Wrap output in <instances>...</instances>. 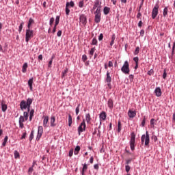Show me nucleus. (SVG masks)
<instances>
[{
	"label": "nucleus",
	"instance_id": "obj_12",
	"mask_svg": "<svg viewBox=\"0 0 175 175\" xmlns=\"http://www.w3.org/2000/svg\"><path fill=\"white\" fill-rule=\"evenodd\" d=\"M154 94H155L156 96H157L158 98H159V96H161L162 90H161V88H159V87L156 88L154 90Z\"/></svg>",
	"mask_w": 175,
	"mask_h": 175
},
{
	"label": "nucleus",
	"instance_id": "obj_61",
	"mask_svg": "<svg viewBox=\"0 0 175 175\" xmlns=\"http://www.w3.org/2000/svg\"><path fill=\"white\" fill-rule=\"evenodd\" d=\"M27 137V132L23 133L21 139H25Z\"/></svg>",
	"mask_w": 175,
	"mask_h": 175
},
{
	"label": "nucleus",
	"instance_id": "obj_49",
	"mask_svg": "<svg viewBox=\"0 0 175 175\" xmlns=\"http://www.w3.org/2000/svg\"><path fill=\"white\" fill-rule=\"evenodd\" d=\"M87 55H82V61L83 62H85V61H87Z\"/></svg>",
	"mask_w": 175,
	"mask_h": 175
},
{
	"label": "nucleus",
	"instance_id": "obj_3",
	"mask_svg": "<svg viewBox=\"0 0 175 175\" xmlns=\"http://www.w3.org/2000/svg\"><path fill=\"white\" fill-rule=\"evenodd\" d=\"M33 38V30L31 29V28H28L26 29V34H25V42L28 43L31 39Z\"/></svg>",
	"mask_w": 175,
	"mask_h": 175
},
{
	"label": "nucleus",
	"instance_id": "obj_60",
	"mask_svg": "<svg viewBox=\"0 0 175 175\" xmlns=\"http://www.w3.org/2000/svg\"><path fill=\"white\" fill-rule=\"evenodd\" d=\"M142 126H144L146 125V118H144L142 122Z\"/></svg>",
	"mask_w": 175,
	"mask_h": 175
},
{
	"label": "nucleus",
	"instance_id": "obj_48",
	"mask_svg": "<svg viewBox=\"0 0 175 175\" xmlns=\"http://www.w3.org/2000/svg\"><path fill=\"white\" fill-rule=\"evenodd\" d=\"M125 170L126 172V173H129V170H131V167L129 165H126L125 166Z\"/></svg>",
	"mask_w": 175,
	"mask_h": 175
},
{
	"label": "nucleus",
	"instance_id": "obj_29",
	"mask_svg": "<svg viewBox=\"0 0 175 175\" xmlns=\"http://www.w3.org/2000/svg\"><path fill=\"white\" fill-rule=\"evenodd\" d=\"M14 155L15 159H20V153L18 152V151L14 150Z\"/></svg>",
	"mask_w": 175,
	"mask_h": 175
},
{
	"label": "nucleus",
	"instance_id": "obj_6",
	"mask_svg": "<svg viewBox=\"0 0 175 175\" xmlns=\"http://www.w3.org/2000/svg\"><path fill=\"white\" fill-rule=\"evenodd\" d=\"M159 9V5L156 4L152 11V18L153 20H154V18H157V16H158Z\"/></svg>",
	"mask_w": 175,
	"mask_h": 175
},
{
	"label": "nucleus",
	"instance_id": "obj_33",
	"mask_svg": "<svg viewBox=\"0 0 175 175\" xmlns=\"http://www.w3.org/2000/svg\"><path fill=\"white\" fill-rule=\"evenodd\" d=\"M139 51H140V47L137 46L135 48V50L134 53H133L134 55H137V54H139Z\"/></svg>",
	"mask_w": 175,
	"mask_h": 175
},
{
	"label": "nucleus",
	"instance_id": "obj_26",
	"mask_svg": "<svg viewBox=\"0 0 175 175\" xmlns=\"http://www.w3.org/2000/svg\"><path fill=\"white\" fill-rule=\"evenodd\" d=\"M8 139H9V137H8V135H6L4 137V140H3V143H2L1 147H5L6 146V143H8Z\"/></svg>",
	"mask_w": 175,
	"mask_h": 175
},
{
	"label": "nucleus",
	"instance_id": "obj_8",
	"mask_svg": "<svg viewBox=\"0 0 175 175\" xmlns=\"http://www.w3.org/2000/svg\"><path fill=\"white\" fill-rule=\"evenodd\" d=\"M94 14H95L94 21L96 24H99V23H100V16H101L100 11H99V10H96Z\"/></svg>",
	"mask_w": 175,
	"mask_h": 175
},
{
	"label": "nucleus",
	"instance_id": "obj_1",
	"mask_svg": "<svg viewBox=\"0 0 175 175\" xmlns=\"http://www.w3.org/2000/svg\"><path fill=\"white\" fill-rule=\"evenodd\" d=\"M32 102H33V99L31 98H28L27 101L25 100H21L19 105L21 110L24 111V110H27V113H29L31 111V105H32Z\"/></svg>",
	"mask_w": 175,
	"mask_h": 175
},
{
	"label": "nucleus",
	"instance_id": "obj_57",
	"mask_svg": "<svg viewBox=\"0 0 175 175\" xmlns=\"http://www.w3.org/2000/svg\"><path fill=\"white\" fill-rule=\"evenodd\" d=\"M167 74L166 73V70H164V72L163 74V79H166Z\"/></svg>",
	"mask_w": 175,
	"mask_h": 175
},
{
	"label": "nucleus",
	"instance_id": "obj_56",
	"mask_svg": "<svg viewBox=\"0 0 175 175\" xmlns=\"http://www.w3.org/2000/svg\"><path fill=\"white\" fill-rule=\"evenodd\" d=\"M154 124H155V119L152 118V119L150 120L151 126H152V125H154Z\"/></svg>",
	"mask_w": 175,
	"mask_h": 175
},
{
	"label": "nucleus",
	"instance_id": "obj_15",
	"mask_svg": "<svg viewBox=\"0 0 175 175\" xmlns=\"http://www.w3.org/2000/svg\"><path fill=\"white\" fill-rule=\"evenodd\" d=\"M128 116L130 118H134V117H136V111L129 109L128 111Z\"/></svg>",
	"mask_w": 175,
	"mask_h": 175
},
{
	"label": "nucleus",
	"instance_id": "obj_40",
	"mask_svg": "<svg viewBox=\"0 0 175 175\" xmlns=\"http://www.w3.org/2000/svg\"><path fill=\"white\" fill-rule=\"evenodd\" d=\"M95 47H93L90 49V55H91V57H92V55H94V53L95 52Z\"/></svg>",
	"mask_w": 175,
	"mask_h": 175
},
{
	"label": "nucleus",
	"instance_id": "obj_24",
	"mask_svg": "<svg viewBox=\"0 0 175 175\" xmlns=\"http://www.w3.org/2000/svg\"><path fill=\"white\" fill-rule=\"evenodd\" d=\"M1 110L3 113L8 110V105L1 103Z\"/></svg>",
	"mask_w": 175,
	"mask_h": 175
},
{
	"label": "nucleus",
	"instance_id": "obj_39",
	"mask_svg": "<svg viewBox=\"0 0 175 175\" xmlns=\"http://www.w3.org/2000/svg\"><path fill=\"white\" fill-rule=\"evenodd\" d=\"M54 21H55L54 17H52V18H50V20H49V25L51 27L53 26V24L54 23Z\"/></svg>",
	"mask_w": 175,
	"mask_h": 175
},
{
	"label": "nucleus",
	"instance_id": "obj_17",
	"mask_svg": "<svg viewBox=\"0 0 175 175\" xmlns=\"http://www.w3.org/2000/svg\"><path fill=\"white\" fill-rule=\"evenodd\" d=\"M51 126L54 127L57 126L55 124V116H51L50 120Z\"/></svg>",
	"mask_w": 175,
	"mask_h": 175
},
{
	"label": "nucleus",
	"instance_id": "obj_52",
	"mask_svg": "<svg viewBox=\"0 0 175 175\" xmlns=\"http://www.w3.org/2000/svg\"><path fill=\"white\" fill-rule=\"evenodd\" d=\"M34 113H35V110L31 109V110L29 111V116H30V117H33Z\"/></svg>",
	"mask_w": 175,
	"mask_h": 175
},
{
	"label": "nucleus",
	"instance_id": "obj_18",
	"mask_svg": "<svg viewBox=\"0 0 175 175\" xmlns=\"http://www.w3.org/2000/svg\"><path fill=\"white\" fill-rule=\"evenodd\" d=\"M33 24H35V21L32 18H29L28 23H27V28H30L32 27Z\"/></svg>",
	"mask_w": 175,
	"mask_h": 175
},
{
	"label": "nucleus",
	"instance_id": "obj_35",
	"mask_svg": "<svg viewBox=\"0 0 175 175\" xmlns=\"http://www.w3.org/2000/svg\"><path fill=\"white\" fill-rule=\"evenodd\" d=\"M68 68H66L64 70L62 71V79H64V77H65V76H66V73H68Z\"/></svg>",
	"mask_w": 175,
	"mask_h": 175
},
{
	"label": "nucleus",
	"instance_id": "obj_4",
	"mask_svg": "<svg viewBox=\"0 0 175 175\" xmlns=\"http://www.w3.org/2000/svg\"><path fill=\"white\" fill-rule=\"evenodd\" d=\"M121 71L122 73H124V75H129V72H131V70L129 69V63L128 62V60H126L121 68Z\"/></svg>",
	"mask_w": 175,
	"mask_h": 175
},
{
	"label": "nucleus",
	"instance_id": "obj_28",
	"mask_svg": "<svg viewBox=\"0 0 175 175\" xmlns=\"http://www.w3.org/2000/svg\"><path fill=\"white\" fill-rule=\"evenodd\" d=\"M80 146H77L75 147V151H74V154L75 155H77L80 151Z\"/></svg>",
	"mask_w": 175,
	"mask_h": 175
},
{
	"label": "nucleus",
	"instance_id": "obj_20",
	"mask_svg": "<svg viewBox=\"0 0 175 175\" xmlns=\"http://www.w3.org/2000/svg\"><path fill=\"white\" fill-rule=\"evenodd\" d=\"M105 81L107 83H111V77L110 76V72L109 71L107 72V77Z\"/></svg>",
	"mask_w": 175,
	"mask_h": 175
},
{
	"label": "nucleus",
	"instance_id": "obj_63",
	"mask_svg": "<svg viewBox=\"0 0 175 175\" xmlns=\"http://www.w3.org/2000/svg\"><path fill=\"white\" fill-rule=\"evenodd\" d=\"M111 40H116V34H114V33L112 34Z\"/></svg>",
	"mask_w": 175,
	"mask_h": 175
},
{
	"label": "nucleus",
	"instance_id": "obj_25",
	"mask_svg": "<svg viewBox=\"0 0 175 175\" xmlns=\"http://www.w3.org/2000/svg\"><path fill=\"white\" fill-rule=\"evenodd\" d=\"M66 6H67V8H69V6H70V8H74L75 2L73 1H71L70 2H67Z\"/></svg>",
	"mask_w": 175,
	"mask_h": 175
},
{
	"label": "nucleus",
	"instance_id": "obj_31",
	"mask_svg": "<svg viewBox=\"0 0 175 175\" xmlns=\"http://www.w3.org/2000/svg\"><path fill=\"white\" fill-rule=\"evenodd\" d=\"M24 24H25V23L22 22L20 24L19 27H18V32H19V33H21V31H23V27H24Z\"/></svg>",
	"mask_w": 175,
	"mask_h": 175
},
{
	"label": "nucleus",
	"instance_id": "obj_46",
	"mask_svg": "<svg viewBox=\"0 0 175 175\" xmlns=\"http://www.w3.org/2000/svg\"><path fill=\"white\" fill-rule=\"evenodd\" d=\"M134 78H135V76H133V75H130L129 76V79H130L131 83H132L133 81Z\"/></svg>",
	"mask_w": 175,
	"mask_h": 175
},
{
	"label": "nucleus",
	"instance_id": "obj_54",
	"mask_svg": "<svg viewBox=\"0 0 175 175\" xmlns=\"http://www.w3.org/2000/svg\"><path fill=\"white\" fill-rule=\"evenodd\" d=\"M73 156V149H71L68 152V157H71Z\"/></svg>",
	"mask_w": 175,
	"mask_h": 175
},
{
	"label": "nucleus",
	"instance_id": "obj_9",
	"mask_svg": "<svg viewBox=\"0 0 175 175\" xmlns=\"http://www.w3.org/2000/svg\"><path fill=\"white\" fill-rule=\"evenodd\" d=\"M42 135H43V126H39L38 129V134L36 140L39 142L40 140V137H42Z\"/></svg>",
	"mask_w": 175,
	"mask_h": 175
},
{
	"label": "nucleus",
	"instance_id": "obj_64",
	"mask_svg": "<svg viewBox=\"0 0 175 175\" xmlns=\"http://www.w3.org/2000/svg\"><path fill=\"white\" fill-rule=\"evenodd\" d=\"M32 172H33V167H30L29 168V173H32Z\"/></svg>",
	"mask_w": 175,
	"mask_h": 175
},
{
	"label": "nucleus",
	"instance_id": "obj_19",
	"mask_svg": "<svg viewBox=\"0 0 175 175\" xmlns=\"http://www.w3.org/2000/svg\"><path fill=\"white\" fill-rule=\"evenodd\" d=\"M91 115L90 113H86L85 114V121L87 124H91Z\"/></svg>",
	"mask_w": 175,
	"mask_h": 175
},
{
	"label": "nucleus",
	"instance_id": "obj_43",
	"mask_svg": "<svg viewBox=\"0 0 175 175\" xmlns=\"http://www.w3.org/2000/svg\"><path fill=\"white\" fill-rule=\"evenodd\" d=\"M153 74H154V70L152 69H150L147 72V75H148V76H152Z\"/></svg>",
	"mask_w": 175,
	"mask_h": 175
},
{
	"label": "nucleus",
	"instance_id": "obj_23",
	"mask_svg": "<svg viewBox=\"0 0 175 175\" xmlns=\"http://www.w3.org/2000/svg\"><path fill=\"white\" fill-rule=\"evenodd\" d=\"M27 68H28V63H24V64L22 67L23 73H26L27 72Z\"/></svg>",
	"mask_w": 175,
	"mask_h": 175
},
{
	"label": "nucleus",
	"instance_id": "obj_7",
	"mask_svg": "<svg viewBox=\"0 0 175 175\" xmlns=\"http://www.w3.org/2000/svg\"><path fill=\"white\" fill-rule=\"evenodd\" d=\"M136 137V135H135V133H131V140H130V147L131 150L133 151L135 150V139Z\"/></svg>",
	"mask_w": 175,
	"mask_h": 175
},
{
	"label": "nucleus",
	"instance_id": "obj_5",
	"mask_svg": "<svg viewBox=\"0 0 175 175\" xmlns=\"http://www.w3.org/2000/svg\"><path fill=\"white\" fill-rule=\"evenodd\" d=\"M86 126H87L85 124V119H83L82 122L80 124V125L78 127L79 136H80V135H81V133H83L85 131Z\"/></svg>",
	"mask_w": 175,
	"mask_h": 175
},
{
	"label": "nucleus",
	"instance_id": "obj_59",
	"mask_svg": "<svg viewBox=\"0 0 175 175\" xmlns=\"http://www.w3.org/2000/svg\"><path fill=\"white\" fill-rule=\"evenodd\" d=\"M6 50H3V48L2 47V45L0 44V52L1 53H5Z\"/></svg>",
	"mask_w": 175,
	"mask_h": 175
},
{
	"label": "nucleus",
	"instance_id": "obj_27",
	"mask_svg": "<svg viewBox=\"0 0 175 175\" xmlns=\"http://www.w3.org/2000/svg\"><path fill=\"white\" fill-rule=\"evenodd\" d=\"M91 44L92 46H98V40H96V38H93Z\"/></svg>",
	"mask_w": 175,
	"mask_h": 175
},
{
	"label": "nucleus",
	"instance_id": "obj_62",
	"mask_svg": "<svg viewBox=\"0 0 175 175\" xmlns=\"http://www.w3.org/2000/svg\"><path fill=\"white\" fill-rule=\"evenodd\" d=\"M140 17H142V12H138V13L137 14V18H139Z\"/></svg>",
	"mask_w": 175,
	"mask_h": 175
},
{
	"label": "nucleus",
	"instance_id": "obj_55",
	"mask_svg": "<svg viewBox=\"0 0 175 175\" xmlns=\"http://www.w3.org/2000/svg\"><path fill=\"white\" fill-rule=\"evenodd\" d=\"M87 169H88V165L86 163L83 164L82 170H87Z\"/></svg>",
	"mask_w": 175,
	"mask_h": 175
},
{
	"label": "nucleus",
	"instance_id": "obj_50",
	"mask_svg": "<svg viewBox=\"0 0 175 175\" xmlns=\"http://www.w3.org/2000/svg\"><path fill=\"white\" fill-rule=\"evenodd\" d=\"M133 59L135 61V64H139V57H135Z\"/></svg>",
	"mask_w": 175,
	"mask_h": 175
},
{
	"label": "nucleus",
	"instance_id": "obj_42",
	"mask_svg": "<svg viewBox=\"0 0 175 175\" xmlns=\"http://www.w3.org/2000/svg\"><path fill=\"white\" fill-rule=\"evenodd\" d=\"M33 133H34V131H31V132L30 133V135H29V141L30 142H32V139H33Z\"/></svg>",
	"mask_w": 175,
	"mask_h": 175
},
{
	"label": "nucleus",
	"instance_id": "obj_34",
	"mask_svg": "<svg viewBox=\"0 0 175 175\" xmlns=\"http://www.w3.org/2000/svg\"><path fill=\"white\" fill-rule=\"evenodd\" d=\"M75 113H76V116H78L79 113H80V104H78L77 107H76Z\"/></svg>",
	"mask_w": 175,
	"mask_h": 175
},
{
	"label": "nucleus",
	"instance_id": "obj_2",
	"mask_svg": "<svg viewBox=\"0 0 175 175\" xmlns=\"http://www.w3.org/2000/svg\"><path fill=\"white\" fill-rule=\"evenodd\" d=\"M141 143L142 144H144L145 146H149L150 144V134H148V131L146 132V135H142L141 137Z\"/></svg>",
	"mask_w": 175,
	"mask_h": 175
},
{
	"label": "nucleus",
	"instance_id": "obj_51",
	"mask_svg": "<svg viewBox=\"0 0 175 175\" xmlns=\"http://www.w3.org/2000/svg\"><path fill=\"white\" fill-rule=\"evenodd\" d=\"M98 40L99 42L103 40V33H100L98 36Z\"/></svg>",
	"mask_w": 175,
	"mask_h": 175
},
{
	"label": "nucleus",
	"instance_id": "obj_11",
	"mask_svg": "<svg viewBox=\"0 0 175 175\" xmlns=\"http://www.w3.org/2000/svg\"><path fill=\"white\" fill-rule=\"evenodd\" d=\"M43 126L44 128H49V116H44Z\"/></svg>",
	"mask_w": 175,
	"mask_h": 175
},
{
	"label": "nucleus",
	"instance_id": "obj_53",
	"mask_svg": "<svg viewBox=\"0 0 175 175\" xmlns=\"http://www.w3.org/2000/svg\"><path fill=\"white\" fill-rule=\"evenodd\" d=\"M62 35V31L59 30L57 33V36H58V38H61Z\"/></svg>",
	"mask_w": 175,
	"mask_h": 175
},
{
	"label": "nucleus",
	"instance_id": "obj_58",
	"mask_svg": "<svg viewBox=\"0 0 175 175\" xmlns=\"http://www.w3.org/2000/svg\"><path fill=\"white\" fill-rule=\"evenodd\" d=\"M140 36H142V38H143V36H144V29H142L140 31Z\"/></svg>",
	"mask_w": 175,
	"mask_h": 175
},
{
	"label": "nucleus",
	"instance_id": "obj_21",
	"mask_svg": "<svg viewBox=\"0 0 175 175\" xmlns=\"http://www.w3.org/2000/svg\"><path fill=\"white\" fill-rule=\"evenodd\" d=\"M106 112L103 111L100 113V120H103V121H105L106 120Z\"/></svg>",
	"mask_w": 175,
	"mask_h": 175
},
{
	"label": "nucleus",
	"instance_id": "obj_47",
	"mask_svg": "<svg viewBox=\"0 0 175 175\" xmlns=\"http://www.w3.org/2000/svg\"><path fill=\"white\" fill-rule=\"evenodd\" d=\"M152 139L154 140V142L155 143L158 140V137H157V135H154L152 136Z\"/></svg>",
	"mask_w": 175,
	"mask_h": 175
},
{
	"label": "nucleus",
	"instance_id": "obj_10",
	"mask_svg": "<svg viewBox=\"0 0 175 175\" xmlns=\"http://www.w3.org/2000/svg\"><path fill=\"white\" fill-rule=\"evenodd\" d=\"M79 21L83 25L87 24V16L84 14H81L79 17Z\"/></svg>",
	"mask_w": 175,
	"mask_h": 175
},
{
	"label": "nucleus",
	"instance_id": "obj_44",
	"mask_svg": "<svg viewBox=\"0 0 175 175\" xmlns=\"http://www.w3.org/2000/svg\"><path fill=\"white\" fill-rule=\"evenodd\" d=\"M25 121V120L24 119V116H21L19 117L18 122H24Z\"/></svg>",
	"mask_w": 175,
	"mask_h": 175
},
{
	"label": "nucleus",
	"instance_id": "obj_14",
	"mask_svg": "<svg viewBox=\"0 0 175 175\" xmlns=\"http://www.w3.org/2000/svg\"><path fill=\"white\" fill-rule=\"evenodd\" d=\"M107 106L109 107L110 110H113V108L114 107V102L113 101V99L109 98L107 101Z\"/></svg>",
	"mask_w": 175,
	"mask_h": 175
},
{
	"label": "nucleus",
	"instance_id": "obj_36",
	"mask_svg": "<svg viewBox=\"0 0 175 175\" xmlns=\"http://www.w3.org/2000/svg\"><path fill=\"white\" fill-rule=\"evenodd\" d=\"M59 24V16H57L55 18V25H58Z\"/></svg>",
	"mask_w": 175,
	"mask_h": 175
},
{
	"label": "nucleus",
	"instance_id": "obj_22",
	"mask_svg": "<svg viewBox=\"0 0 175 175\" xmlns=\"http://www.w3.org/2000/svg\"><path fill=\"white\" fill-rule=\"evenodd\" d=\"M103 13L105 16H107V14H109V13H110V8L104 7Z\"/></svg>",
	"mask_w": 175,
	"mask_h": 175
},
{
	"label": "nucleus",
	"instance_id": "obj_37",
	"mask_svg": "<svg viewBox=\"0 0 175 175\" xmlns=\"http://www.w3.org/2000/svg\"><path fill=\"white\" fill-rule=\"evenodd\" d=\"M118 132L120 133L121 132V122L118 121Z\"/></svg>",
	"mask_w": 175,
	"mask_h": 175
},
{
	"label": "nucleus",
	"instance_id": "obj_32",
	"mask_svg": "<svg viewBox=\"0 0 175 175\" xmlns=\"http://www.w3.org/2000/svg\"><path fill=\"white\" fill-rule=\"evenodd\" d=\"M68 126H72V115L68 114Z\"/></svg>",
	"mask_w": 175,
	"mask_h": 175
},
{
	"label": "nucleus",
	"instance_id": "obj_38",
	"mask_svg": "<svg viewBox=\"0 0 175 175\" xmlns=\"http://www.w3.org/2000/svg\"><path fill=\"white\" fill-rule=\"evenodd\" d=\"M78 6L81 8H84V1H79Z\"/></svg>",
	"mask_w": 175,
	"mask_h": 175
},
{
	"label": "nucleus",
	"instance_id": "obj_41",
	"mask_svg": "<svg viewBox=\"0 0 175 175\" xmlns=\"http://www.w3.org/2000/svg\"><path fill=\"white\" fill-rule=\"evenodd\" d=\"M70 13V10H69V7H67L66 5V15L69 16Z\"/></svg>",
	"mask_w": 175,
	"mask_h": 175
},
{
	"label": "nucleus",
	"instance_id": "obj_16",
	"mask_svg": "<svg viewBox=\"0 0 175 175\" xmlns=\"http://www.w3.org/2000/svg\"><path fill=\"white\" fill-rule=\"evenodd\" d=\"M33 84V77L31 78L28 81V85L29 87L30 91H33V88L32 85Z\"/></svg>",
	"mask_w": 175,
	"mask_h": 175
},
{
	"label": "nucleus",
	"instance_id": "obj_30",
	"mask_svg": "<svg viewBox=\"0 0 175 175\" xmlns=\"http://www.w3.org/2000/svg\"><path fill=\"white\" fill-rule=\"evenodd\" d=\"M167 12H168L167 7H165L163 12V17H166V16H167Z\"/></svg>",
	"mask_w": 175,
	"mask_h": 175
},
{
	"label": "nucleus",
	"instance_id": "obj_45",
	"mask_svg": "<svg viewBox=\"0 0 175 175\" xmlns=\"http://www.w3.org/2000/svg\"><path fill=\"white\" fill-rule=\"evenodd\" d=\"M53 59H54V57H52L51 60L49 62V68H51V65H53Z\"/></svg>",
	"mask_w": 175,
	"mask_h": 175
},
{
	"label": "nucleus",
	"instance_id": "obj_13",
	"mask_svg": "<svg viewBox=\"0 0 175 175\" xmlns=\"http://www.w3.org/2000/svg\"><path fill=\"white\" fill-rule=\"evenodd\" d=\"M94 5L97 7L96 10L100 12V8H102V1L100 0H95Z\"/></svg>",
	"mask_w": 175,
	"mask_h": 175
}]
</instances>
